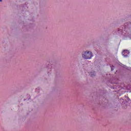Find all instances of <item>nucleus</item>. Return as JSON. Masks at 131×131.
<instances>
[{"instance_id":"nucleus-2","label":"nucleus","mask_w":131,"mask_h":131,"mask_svg":"<svg viewBox=\"0 0 131 131\" xmlns=\"http://www.w3.org/2000/svg\"><path fill=\"white\" fill-rule=\"evenodd\" d=\"M129 54V52L128 50H124L122 52V54L124 57H127V55Z\"/></svg>"},{"instance_id":"nucleus-3","label":"nucleus","mask_w":131,"mask_h":131,"mask_svg":"<svg viewBox=\"0 0 131 131\" xmlns=\"http://www.w3.org/2000/svg\"><path fill=\"white\" fill-rule=\"evenodd\" d=\"M3 0H0V2H2Z\"/></svg>"},{"instance_id":"nucleus-1","label":"nucleus","mask_w":131,"mask_h":131,"mask_svg":"<svg viewBox=\"0 0 131 131\" xmlns=\"http://www.w3.org/2000/svg\"><path fill=\"white\" fill-rule=\"evenodd\" d=\"M82 57L84 59H91L93 57V53L91 51H85L82 54Z\"/></svg>"}]
</instances>
